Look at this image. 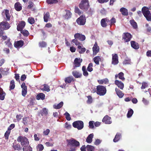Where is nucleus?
<instances>
[{
  "instance_id": "49530a36",
  "label": "nucleus",
  "mask_w": 151,
  "mask_h": 151,
  "mask_svg": "<svg viewBox=\"0 0 151 151\" xmlns=\"http://www.w3.org/2000/svg\"><path fill=\"white\" fill-rule=\"evenodd\" d=\"M48 111L46 108H44L41 111V114L42 116L46 115L48 114Z\"/></svg>"
},
{
  "instance_id": "864d4df0",
  "label": "nucleus",
  "mask_w": 151,
  "mask_h": 151,
  "mask_svg": "<svg viewBox=\"0 0 151 151\" xmlns=\"http://www.w3.org/2000/svg\"><path fill=\"white\" fill-rule=\"evenodd\" d=\"M94 148L92 145H87V151H93Z\"/></svg>"
},
{
  "instance_id": "a878e982",
  "label": "nucleus",
  "mask_w": 151,
  "mask_h": 151,
  "mask_svg": "<svg viewBox=\"0 0 151 151\" xmlns=\"http://www.w3.org/2000/svg\"><path fill=\"white\" fill-rule=\"evenodd\" d=\"M2 13L6 16L7 20L9 21L10 19V16L9 10L7 9H4Z\"/></svg>"
},
{
  "instance_id": "2f4dec72",
  "label": "nucleus",
  "mask_w": 151,
  "mask_h": 151,
  "mask_svg": "<svg viewBox=\"0 0 151 151\" xmlns=\"http://www.w3.org/2000/svg\"><path fill=\"white\" fill-rule=\"evenodd\" d=\"M45 95L43 93H40L37 94L36 96V99L38 100L41 99L43 100L45 99Z\"/></svg>"
},
{
  "instance_id": "f8f14e48",
  "label": "nucleus",
  "mask_w": 151,
  "mask_h": 151,
  "mask_svg": "<svg viewBox=\"0 0 151 151\" xmlns=\"http://www.w3.org/2000/svg\"><path fill=\"white\" fill-rule=\"evenodd\" d=\"M26 25V23L24 21H22L19 22L17 25V30L18 31H20L22 30Z\"/></svg>"
},
{
  "instance_id": "f704fd0d",
  "label": "nucleus",
  "mask_w": 151,
  "mask_h": 151,
  "mask_svg": "<svg viewBox=\"0 0 151 151\" xmlns=\"http://www.w3.org/2000/svg\"><path fill=\"white\" fill-rule=\"evenodd\" d=\"M74 80L72 76H69L66 78L65 79V81L66 83H70L72 81H74Z\"/></svg>"
},
{
  "instance_id": "0eeeda50",
  "label": "nucleus",
  "mask_w": 151,
  "mask_h": 151,
  "mask_svg": "<svg viewBox=\"0 0 151 151\" xmlns=\"http://www.w3.org/2000/svg\"><path fill=\"white\" fill-rule=\"evenodd\" d=\"M142 12L144 16L148 21H151V13L148 9H142Z\"/></svg>"
},
{
  "instance_id": "6e6d98bb",
  "label": "nucleus",
  "mask_w": 151,
  "mask_h": 151,
  "mask_svg": "<svg viewBox=\"0 0 151 151\" xmlns=\"http://www.w3.org/2000/svg\"><path fill=\"white\" fill-rule=\"evenodd\" d=\"M44 148L42 144L38 145L37 147V150L38 151H42Z\"/></svg>"
},
{
  "instance_id": "bf43d9fd",
  "label": "nucleus",
  "mask_w": 151,
  "mask_h": 151,
  "mask_svg": "<svg viewBox=\"0 0 151 151\" xmlns=\"http://www.w3.org/2000/svg\"><path fill=\"white\" fill-rule=\"evenodd\" d=\"M88 100L87 101V103L88 104H91L93 102L92 97L91 96H87Z\"/></svg>"
},
{
  "instance_id": "f03ea898",
  "label": "nucleus",
  "mask_w": 151,
  "mask_h": 151,
  "mask_svg": "<svg viewBox=\"0 0 151 151\" xmlns=\"http://www.w3.org/2000/svg\"><path fill=\"white\" fill-rule=\"evenodd\" d=\"M17 141L20 143L22 147H25L28 146L29 145V142L28 139L26 137L19 136L17 139Z\"/></svg>"
},
{
  "instance_id": "4d7b16f0",
  "label": "nucleus",
  "mask_w": 151,
  "mask_h": 151,
  "mask_svg": "<svg viewBox=\"0 0 151 151\" xmlns=\"http://www.w3.org/2000/svg\"><path fill=\"white\" fill-rule=\"evenodd\" d=\"M133 113V111L132 109H131L128 111L127 114V116L128 118L131 117Z\"/></svg>"
},
{
  "instance_id": "a18cd8bd",
  "label": "nucleus",
  "mask_w": 151,
  "mask_h": 151,
  "mask_svg": "<svg viewBox=\"0 0 151 151\" xmlns=\"http://www.w3.org/2000/svg\"><path fill=\"white\" fill-rule=\"evenodd\" d=\"M46 2L48 4H51L57 3L58 1V0H47Z\"/></svg>"
},
{
  "instance_id": "0e129e2a",
  "label": "nucleus",
  "mask_w": 151,
  "mask_h": 151,
  "mask_svg": "<svg viewBox=\"0 0 151 151\" xmlns=\"http://www.w3.org/2000/svg\"><path fill=\"white\" fill-rule=\"evenodd\" d=\"M21 88H22V91H27V87L25 85V83L23 82L21 85Z\"/></svg>"
},
{
  "instance_id": "c85d7f7f",
  "label": "nucleus",
  "mask_w": 151,
  "mask_h": 151,
  "mask_svg": "<svg viewBox=\"0 0 151 151\" xmlns=\"http://www.w3.org/2000/svg\"><path fill=\"white\" fill-rule=\"evenodd\" d=\"M121 137V134L119 133H117L113 139V141L114 142H116L119 141Z\"/></svg>"
},
{
  "instance_id": "2eb2a0df",
  "label": "nucleus",
  "mask_w": 151,
  "mask_h": 151,
  "mask_svg": "<svg viewBox=\"0 0 151 151\" xmlns=\"http://www.w3.org/2000/svg\"><path fill=\"white\" fill-rule=\"evenodd\" d=\"M112 63L114 65L117 64L118 63V57L117 54H112Z\"/></svg>"
},
{
  "instance_id": "393cba45",
  "label": "nucleus",
  "mask_w": 151,
  "mask_h": 151,
  "mask_svg": "<svg viewBox=\"0 0 151 151\" xmlns=\"http://www.w3.org/2000/svg\"><path fill=\"white\" fill-rule=\"evenodd\" d=\"M50 14L49 12H47L45 13L44 14V21L45 22H47L50 19Z\"/></svg>"
},
{
  "instance_id": "a19ab883",
  "label": "nucleus",
  "mask_w": 151,
  "mask_h": 151,
  "mask_svg": "<svg viewBox=\"0 0 151 151\" xmlns=\"http://www.w3.org/2000/svg\"><path fill=\"white\" fill-rule=\"evenodd\" d=\"M130 22L131 24L134 29H136L137 27V23L133 19L130 20Z\"/></svg>"
},
{
  "instance_id": "dca6fc26",
  "label": "nucleus",
  "mask_w": 151,
  "mask_h": 151,
  "mask_svg": "<svg viewBox=\"0 0 151 151\" xmlns=\"http://www.w3.org/2000/svg\"><path fill=\"white\" fill-rule=\"evenodd\" d=\"M82 61V60L80 58H75L73 62L75 67H78L80 66Z\"/></svg>"
},
{
  "instance_id": "7c9ffc66",
  "label": "nucleus",
  "mask_w": 151,
  "mask_h": 151,
  "mask_svg": "<svg viewBox=\"0 0 151 151\" xmlns=\"http://www.w3.org/2000/svg\"><path fill=\"white\" fill-rule=\"evenodd\" d=\"M115 90L117 95L119 98H122L124 94L121 91L116 88Z\"/></svg>"
},
{
  "instance_id": "ea45409f",
  "label": "nucleus",
  "mask_w": 151,
  "mask_h": 151,
  "mask_svg": "<svg viewBox=\"0 0 151 151\" xmlns=\"http://www.w3.org/2000/svg\"><path fill=\"white\" fill-rule=\"evenodd\" d=\"M21 31V33L23 35L24 37H27L29 34L28 31L25 29L22 30Z\"/></svg>"
},
{
  "instance_id": "09e8293b",
  "label": "nucleus",
  "mask_w": 151,
  "mask_h": 151,
  "mask_svg": "<svg viewBox=\"0 0 151 151\" xmlns=\"http://www.w3.org/2000/svg\"><path fill=\"white\" fill-rule=\"evenodd\" d=\"M39 45V47L42 48L45 47L47 46L46 43L43 41L40 42Z\"/></svg>"
},
{
  "instance_id": "c03bdc74",
  "label": "nucleus",
  "mask_w": 151,
  "mask_h": 151,
  "mask_svg": "<svg viewBox=\"0 0 151 151\" xmlns=\"http://www.w3.org/2000/svg\"><path fill=\"white\" fill-rule=\"evenodd\" d=\"M78 48L79 50H80L78 51L79 52L80 54H83L84 53L86 50V49L85 47L82 48L81 45H78Z\"/></svg>"
},
{
  "instance_id": "774afa93",
  "label": "nucleus",
  "mask_w": 151,
  "mask_h": 151,
  "mask_svg": "<svg viewBox=\"0 0 151 151\" xmlns=\"http://www.w3.org/2000/svg\"><path fill=\"white\" fill-rule=\"evenodd\" d=\"M148 86V84L146 82H143L142 83V86L141 87V88L142 89H144L147 87Z\"/></svg>"
},
{
  "instance_id": "de8ad7c7",
  "label": "nucleus",
  "mask_w": 151,
  "mask_h": 151,
  "mask_svg": "<svg viewBox=\"0 0 151 151\" xmlns=\"http://www.w3.org/2000/svg\"><path fill=\"white\" fill-rule=\"evenodd\" d=\"M27 21L28 22L31 24H34L35 22L34 18L32 17L28 18Z\"/></svg>"
},
{
  "instance_id": "8fccbe9b",
  "label": "nucleus",
  "mask_w": 151,
  "mask_h": 151,
  "mask_svg": "<svg viewBox=\"0 0 151 151\" xmlns=\"http://www.w3.org/2000/svg\"><path fill=\"white\" fill-rule=\"evenodd\" d=\"M93 66V64L92 63H90L87 67V70L89 72H91L93 70L92 67Z\"/></svg>"
},
{
  "instance_id": "bb28decb",
  "label": "nucleus",
  "mask_w": 151,
  "mask_h": 151,
  "mask_svg": "<svg viewBox=\"0 0 151 151\" xmlns=\"http://www.w3.org/2000/svg\"><path fill=\"white\" fill-rule=\"evenodd\" d=\"M5 34V32L4 31L0 30V37L1 38V40L2 41L5 40L7 39V36L6 35H4Z\"/></svg>"
},
{
  "instance_id": "6ab92c4d",
  "label": "nucleus",
  "mask_w": 151,
  "mask_h": 151,
  "mask_svg": "<svg viewBox=\"0 0 151 151\" xmlns=\"http://www.w3.org/2000/svg\"><path fill=\"white\" fill-rule=\"evenodd\" d=\"M114 83L121 89L122 90L123 89L124 84L122 81L116 80L115 81Z\"/></svg>"
},
{
  "instance_id": "f3484780",
  "label": "nucleus",
  "mask_w": 151,
  "mask_h": 151,
  "mask_svg": "<svg viewBox=\"0 0 151 151\" xmlns=\"http://www.w3.org/2000/svg\"><path fill=\"white\" fill-rule=\"evenodd\" d=\"M74 37L75 38L79 39L80 41H83L86 39L85 36L83 35L77 33L75 34Z\"/></svg>"
},
{
  "instance_id": "338daca9",
  "label": "nucleus",
  "mask_w": 151,
  "mask_h": 151,
  "mask_svg": "<svg viewBox=\"0 0 151 151\" xmlns=\"http://www.w3.org/2000/svg\"><path fill=\"white\" fill-rule=\"evenodd\" d=\"M94 122L93 121H90L89 122V127L90 128L93 129L94 127Z\"/></svg>"
},
{
  "instance_id": "9b49d317",
  "label": "nucleus",
  "mask_w": 151,
  "mask_h": 151,
  "mask_svg": "<svg viewBox=\"0 0 151 151\" xmlns=\"http://www.w3.org/2000/svg\"><path fill=\"white\" fill-rule=\"evenodd\" d=\"M110 22V20L108 18H106L102 19L101 21V26L103 27H106L107 26V23L109 24Z\"/></svg>"
},
{
  "instance_id": "6e6552de",
  "label": "nucleus",
  "mask_w": 151,
  "mask_h": 151,
  "mask_svg": "<svg viewBox=\"0 0 151 151\" xmlns=\"http://www.w3.org/2000/svg\"><path fill=\"white\" fill-rule=\"evenodd\" d=\"M77 24L80 25H84L86 23V19L84 15L81 16L76 20Z\"/></svg>"
},
{
  "instance_id": "e2e57ef3",
  "label": "nucleus",
  "mask_w": 151,
  "mask_h": 151,
  "mask_svg": "<svg viewBox=\"0 0 151 151\" xmlns=\"http://www.w3.org/2000/svg\"><path fill=\"white\" fill-rule=\"evenodd\" d=\"M75 12L76 13H77L79 15L81 14V12L77 6H75Z\"/></svg>"
},
{
  "instance_id": "cd10ccee",
  "label": "nucleus",
  "mask_w": 151,
  "mask_h": 151,
  "mask_svg": "<svg viewBox=\"0 0 151 151\" xmlns=\"http://www.w3.org/2000/svg\"><path fill=\"white\" fill-rule=\"evenodd\" d=\"M5 34V32L4 31L0 30V37L1 38V40L2 41L5 40L7 39V36L6 35H4Z\"/></svg>"
},
{
  "instance_id": "473e14b6",
  "label": "nucleus",
  "mask_w": 151,
  "mask_h": 151,
  "mask_svg": "<svg viewBox=\"0 0 151 151\" xmlns=\"http://www.w3.org/2000/svg\"><path fill=\"white\" fill-rule=\"evenodd\" d=\"M6 93L1 88H0V99L3 100L4 99Z\"/></svg>"
},
{
  "instance_id": "052dcab7",
  "label": "nucleus",
  "mask_w": 151,
  "mask_h": 151,
  "mask_svg": "<svg viewBox=\"0 0 151 151\" xmlns=\"http://www.w3.org/2000/svg\"><path fill=\"white\" fill-rule=\"evenodd\" d=\"M77 38H75L73 39L72 40V42L74 43L76 45H81V43L79 41H78V40L76 39Z\"/></svg>"
},
{
  "instance_id": "3c124183",
  "label": "nucleus",
  "mask_w": 151,
  "mask_h": 151,
  "mask_svg": "<svg viewBox=\"0 0 151 151\" xmlns=\"http://www.w3.org/2000/svg\"><path fill=\"white\" fill-rule=\"evenodd\" d=\"M43 86L44 88L42 89V90L46 91L47 92H48L50 91V87L48 85L44 84Z\"/></svg>"
},
{
  "instance_id": "f257e3e1",
  "label": "nucleus",
  "mask_w": 151,
  "mask_h": 151,
  "mask_svg": "<svg viewBox=\"0 0 151 151\" xmlns=\"http://www.w3.org/2000/svg\"><path fill=\"white\" fill-rule=\"evenodd\" d=\"M66 141L67 142V146L70 147L69 151H76V147L80 146V142L73 138L67 139Z\"/></svg>"
},
{
  "instance_id": "5fc2aeb1",
  "label": "nucleus",
  "mask_w": 151,
  "mask_h": 151,
  "mask_svg": "<svg viewBox=\"0 0 151 151\" xmlns=\"http://www.w3.org/2000/svg\"><path fill=\"white\" fill-rule=\"evenodd\" d=\"M11 132L10 131L8 130L6 131V132L5 133L4 136L5 138V139L6 140H8L9 139V137L10 134Z\"/></svg>"
},
{
  "instance_id": "e433bc0d",
  "label": "nucleus",
  "mask_w": 151,
  "mask_h": 151,
  "mask_svg": "<svg viewBox=\"0 0 151 151\" xmlns=\"http://www.w3.org/2000/svg\"><path fill=\"white\" fill-rule=\"evenodd\" d=\"M5 43L6 45H7L8 47H9L10 48H11L12 47V45L10 42V38L7 39V40L5 41Z\"/></svg>"
},
{
  "instance_id": "20e7f679",
  "label": "nucleus",
  "mask_w": 151,
  "mask_h": 151,
  "mask_svg": "<svg viewBox=\"0 0 151 151\" xmlns=\"http://www.w3.org/2000/svg\"><path fill=\"white\" fill-rule=\"evenodd\" d=\"M88 0H82L79 4V6L80 9L84 11H87L89 7Z\"/></svg>"
},
{
  "instance_id": "a211bd4d",
  "label": "nucleus",
  "mask_w": 151,
  "mask_h": 151,
  "mask_svg": "<svg viewBox=\"0 0 151 151\" xmlns=\"http://www.w3.org/2000/svg\"><path fill=\"white\" fill-rule=\"evenodd\" d=\"M24 43V42L22 40L18 41L15 42L14 45L16 48L20 47L23 46Z\"/></svg>"
},
{
  "instance_id": "5701e85b",
  "label": "nucleus",
  "mask_w": 151,
  "mask_h": 151,
  "mask_svg": "<svg viewBox=\"0 0 151 151\" xmlns=\"http://www.w3.org/2000/svg\"><path fill=\"white\" fill-rule=\"evenodd\" d=\"M15 9L17 11H19L22 9V6L19 2L16 3L14 6Z\"/></svg>"
},
{
  "instance_id": "69168bd1",
  "label": "nucleus",
  "mask_w": 151,
  "mask_h": 151,
  "mask_svg": "<svg viewBox=\"0 0 151 151\" xmlns=\"http://www.w3.org/2000/svg\"><path fill=\"white\" fill-rule=\"evenodd\" d=\"M27 117L25 116L22 119V123L25 125H27Z\"/></svg>"
},
{
  "instance_id": "aec40b11",
  "label": "nucleus",
  "mask_w": 151,
  "mask_h": 151,
  "mask_svg": "<svg viewBox=\"0 0 151 151\" xmlns=\"http://www.w3.org/2000/svg\"><path fill=\"white\" fill-rule=\"evenodd\" d=\"M131 47L134 49L137 50L139 48V45L138 43L134 41L130 42Z\"/></svg>"
},
{
  "instance_id": "72a5a7b5",
  "label": "nucleus",
  "mask_w": 151,
  "mask_h": 151,
  "mask_svg": "<svg viewBox=\"0 0 151 151\" xmlns=\"http://www.w3.org/2000/svg\"><path fill=\"white\" fill-rule=\"evenodd\" d=\"M72 74L75 78H80L82 76L81 73H80L76 71H73Z\"/></svg>"
},
{
  "instance_id": "b1692460",
  "label": "nucleus",
  "mask_w": 151,
  "mask_h": 151,
  "mask_svg": "<svg viewBox=\"0 0 151 151\" xmlns=\"http://www.w3.org/2000/svg\"><path fill=\"white\" fill-rule=\"evenodd\" d=\"M119 11L121 12V13L123 15L127 16L128 15V10L125 8H121L120 9Z\"/></svg>"
},
{
  "instance_id": "4c0bfd02",
  "label": "nucleus",
  "mask_w": 151,
  "mask_h": 151,
  "mask_svg": "<svg viewBox=\"0 0 151 151\" xmlns=\"http://www.w3.org/2000/svg\"><path fill=\"white\" fill-rule=\"evenodd\" d=\"M63 102L61 101L57 105H54L53 106V107L54 109H58L61 108L63 106Z\"/></svg>"
},
{
  "instance_id": "13d9d810",
  "label": "nucleus",
  "mask_w": 151,
  "mask_h": 151,
  "mask_svg": "<svg viewBox=\"0 0 151 151\" xmlns=\"http://www.w3.org/2000/svg\"><path fill=\"white\" fill-rule=\"evenodd\" d=\"M110 22H109V24L111 26L113 24L116 22V19L114 17H112L110 20Z\"/></svg>"
},
{
  "instance_id": "ddd939ff",
  "label": "nucleus",
  "mask_w": 151,
  "mask_h": 151,
  "mask_svg": "<svg viewBox=\"0 0 151 151\" xmlns=\"http://www.w3.org/2000/svg\"><path fill=\"white\" fill-rule=\"evenodd\" d=\"M111 118L108 115H106L103 119L102 121L104 123L106 124H110L112 123L111 120Z\"/></svg>"
},
{
  "instance_id": "c9c22d12",
  "label": "nucleus",
  "mask_w": 151,
  "mask_h": 151,
  "mask_svg": "<svg viewBox=\"0 0 151 151\" xmlns=\"http://www.w3.org/2000/svg\"><path fill=\"white\" fill-rule=\"evenodd\" d=\"M101 58L99 56L95 57L93 59V61L96 65L99 64V61L101 60Z\"/></svg>"
},
{
  "instance_id": "37998d69",
  "label": "nucleus",
  "mask_w": 151,
  "mask_h": 151,
  "mask_svg": "<svg viewBox=\"0 0 151 151\" xmlns=\"http://www.w3.org/2000/svg\"><path fill=\"white\" fill-rule=\"evenodd\" d=\"M9 70V68H3L1 72L2 74L3 75H7L8 73V71Z\"/></svg>"
},
{
  "instance_id": "680f3d73",
  "label": "nucleus",
  "mask_w": 151,
  "mask_h": 151,
  "mask_svg": "<svg viewBox=\"0 0 151 151\" xmlns=\"http://www.w3.org/2000/svg\"><path fill=\"white\" fill-rule=\"evenodd\" d=\"M64 115L65 116V118L67 120H70L71 118L70 117V115L69 113H68L67 112H66L64 114Z\"/></svg>"
},
{
  "instance_id": "58836bf2",
  "label": "nucleus",
  "mask_w": 151,
  "mask_h": 151,
  "mask_svg": "<svg viewBox=\"0 0 151 151\" xmlns=\"http://www.w3.org/2000/svg\"><path fill=\"white\" fill-rule=\"evenodd\" d=\"M28 5L27 6V9H34L35 5L31 1H29L28 2Z\"/></svg>"
},
{
  "instance_id": "603ef678",
  "label": "nucleus",
  "mask_w": 151,
  "mask_h": 151,
  "mask_svg": "<svg viewBox=\"0 0 151 151\" xmlns=\"http://www.w3.org/2000/svg\"><path fill=\"white\" fill-rule=\"evenodd\" d=\"M22 150L23 151H32V148L30 146H29L27 147H23Z\"/></svg>"
},
{
  "instance_id": "1a4fd4ad",
  "label": "nucleus",
  "mask_w": 151,
  "mask_h": 151,
  "mask_svg": "<svg viewBox=\"0 0 151 151\" xmlns=\"http://www.w3.org/2000/svg\"><path fill=\"white\" fill-rule=\"evenodd\" d=\"M132 37V35L128 32L124 33L122 35V38L125 42H128L131 40Z\"/></svg>"
},
{
  "instance_id": "39448f33",
  "label": "nucleus",
  "mask_w": 151,
  "mask_h": 151,
  "mask_svg": "<svg viewBox=\"0 0 151 151\" xmlns=\"http://www.w3.org/2000/svg\"><path fill=\"white\" fill-rule=\"evenodd\" d=\"M73 127L77 128L78 130L82 129L84 127V124L83 121L78 120L75 121L73 123Z\"/></svg>"
},
{
  "instance_id": "79ce46f5",
  "label": "nucleus",
  "mask_w": 151,
  "mask_h": 151,
  "mask_svg": "<svg viewBox=\"0 0 151 151\" xmlns=\"http://www.w3.org/2000/svg\"><path fill=\"white\" fill-rule=\"evenodd\" d=\"M15 87V82L14 80L11 81L10 82L9 90L13 89Z\"/></svg>"
},
{
  "instance_id": "c756f323",
  "label": "nucleus",
  "mask_w": 151,
  "mask_h": 151,
  "mask_svg": "<svg viewBox=\"0 0 151 151\" xmlns=\"http://www.w3.org/2000/svg\"><path fill=\"white\" fill-rule=\"evenodd\" d=\"M93 135V133L91 134L88 135L86 140L88 143H90L92 142Z\"/></svg>"
},
{
  "instance_id": "9d476101",
  "label": "nucleus",
  "mask_w": 151,
  "mask_h": 151,
  "mask_svg": "<svg viewBox=\"0 0 151 151\" xmlns=\"http://www.w3.org/2000/svg\"><path fill=\"white\" fill-rule=\"evenodd\" d=\"M12 147L15 151H21L22 150L23 148V147L19 143L15 142L13 143Z\"/></svg>"
},
{
  "instance_id": "4468645a",
  "label": "nucleus",
  "mask_w": 151,
  "mask_h": 151,
  "mask_svg": "<svg viewBox=\"0 0 151 151\" xmlns=\"http://www.w3.org/2000/svg\"><path fill=\"white\" fill-rule=\"evenodd\" d=\"M92 49L93 51V56L95 55L99 52V48L96 42L94 44Z\"/></svg>"
},
{
  "instance_id": "4be33fe9",
  "label": "nucleus",
  "mask_w": 151,
  "mask_h": 151,
  "mask_svg": "<svg viewBox=\"0 0 151 151\" xmlns=\"http://www.w3.org/2000/svg\"><path fill=\"white\" fill-rule=\"evenodd\" d=\"M65 10L66 13L63 16V17L65 19H68L71 17L72 13L69 10Z\"/></svg>"
},
{
  "instance_id": "423d86ee",
  "label": "nucleus",
  "mask_w": 151,
  "mask_h": 151,
  "mask_svg": "<svg viewBox=\"0 0 151 151\" xmlns=\"http://www.w3.org/2000/svg\"><path fill=\"white\" fill-rule=\"evenodd\" d=\"M10 24L6 21L0 23V30L4 31L9 29L10 27Z\"/></svg>"
},
{
  "instance_id": "7ed1b4c3",
  "label": "nucleus",
  "mask_w": 151,
  "mask_h": 151,
  "mask_svg": "<svg viewBox=\"0 0 151 151\" xmlns=\"http://www.w3.org/2000/svg\"><path fill=\"white\" fill-rule=\"evenodd\" d=\"M107 92L105 86L99 85L97 86V94L100 96L105 95Z\"/></svg>"
},
{
  "instance_id": "412c9836",
  "label": "nucleus",
  "mask_w": 151,
  "mask_h": 151,
  "mask_svg": "<svg viewBox=\"0 0 151 151\" xmlns=\"http://www.w3.org/2000/svg\"><path fill=\"white\" fill-rule=\"evenodd\" d=\"M124 73L122 72H121L119 73L118 74H116L115 75V79H116L118 77L119 79L122 81H124L125 80V78H124Z\"/></svg>"
}]
</instances>
